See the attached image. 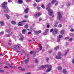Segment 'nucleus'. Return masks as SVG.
Masks as SVG:
<instances>
[{
	"label": "nucleus",
	"instance_id": "1",
	"mask_svg": "<svg viewBox=\"0 0 74 74\" xmlns=\"http://www.w3.org/2000/svg\"><path fill=\"white\" fill-rule=\"evenodd\" d=\"M51 6V3H49L46 7V10L48 11V14L49 15L51 16L53 14V10L51 9H50V7Z\"/></svg>",
	"mask_w": 74,
	"mask_h": 74
},
{
	"label": "nucleus",
	"instance_id": "2",
	"mask_svg": "<svg viewBox=\"0 0 74 74\" xmlns=\"http://www.w3.org/2000/svg\"><path fill=\"white\" fill-rule=\"evenodd\" d=\"M7 4V2H3L2 5V7L3 8H5L4 12L5 13H8L9 11V9L7 7H6V5Z\"/></svg>",
	"mask_w": 74,
	"mask_h": 74
},
{
	"label": "nucleus",
	"instance_id": "3",
	"mask_svg": "<svg viewBox=\"0 0 74 74\" xmlns=\"http://www.w3.org/2000/svg\"><path fill=\"white\" fill-rule=\"evenodd\" d=\"M45 67H47V69L46 70V73H48V72H49L51 70V69H52V66L50 65H46Z\"/></svg>",
	"mask_w": 74,
	"mask_h": 74
},
{
	"label": "nucleus",
	"instance_id": "4",
	"mask_svg": "<svg viewBox=\"0 0 74 74\" xmlns=\"http://www.w3.org/2000/svg\"><path fill=\"white\" fill-rule=\"evenodd\" d=\"M58 56H56V58L57 59H61V56H62V54L60 52H59L58 53Z\"/></svg>",
	"mask_w": 74,
	"mask_h": 74
},
{
	"label": "nucleus",
	"instance_id": "5",
	"mask_svg": "<svg viewBox=\"0 0 74 74\" xmlns=\"http://www.w3.org/2000/svg\"><path fill=\"white\" fill-rule=\"evenodd\" d=\"M41 15V13H36L34 14V16L35 17H38L39 16H40Z\"/></svg>",
	"mask_w": 74,
	"mask_h": 74
},
{
	"label": "nucleus",
	"instance_id": "6",
	"mask_svg": "<svg viewBox=\"0 0 74 74\" xmlns=\"http://www.w3.org/2000/svg\"><path fill=\"white\" fill-rule=\"evenodd\" d=\"M58 16L57 17L58 19H59L60 20H61V18H62V15L60 14V12H58Z\"/></svg>",
	"mask_w": 74,
	"mask_h": 74
},
{
	"label": "nucleus",
	"instance_id": "7",
	"mask_svg": "<svg viewBox=\"0 0 74 74\" xmlns=\"http://www.w3.org/2000/svg\"><path fill=\"white\" fill-rule=\"evenodd\" d=\"M42 32L41 30H39V31H34V33H35L36 34V35H38V34H39L40 33H41Z\"/></svg>",
	"mask_w": 74,
	"mask_h": 74
},
{
	"label": "nucleus",
	"instance_id": "8",
	"mask_svg": "<svg viewBox=\"0 0 74 74\" xmlns=\"http://www.w3.org/2000/svg\"><path fill=\"white\" fill-rule=\"evenodd\" d=\"M54 30L55 31H53L52 33V34H53V35H55V34H57V33H58V31L56 30V29H55Z\"/></svg>",
	"mask_w": 74,
	"mask_h": 74
},
{
	"label": "nucleus",
	"instance_id": "9",
	"mask_svg": "<svg viewBox=\"0 0 74 74\" xmlns=\"http://www.w3.org/2000/svg\"><path fill=\"white\" fill-rule=\"evenodd\" d=\"M24 11L25 13H28V12H29V8H27L26 9L24 10Z\"/></svg>",
	"mask_w": 74,
	"mask_h": 74
},
{
	"label": "nucleus",
	"instance_id": "10",
	"mask_svg": "<svg viewBox=\"0 0 74 74\" xmlns=\"http://www.w3.org/2000/svg\"><path fill=\"white\" fill-rule=\"evenodd\" d=\"M24 62L25 64H27V63H29V59H27L25 60H24Z\"/></svg>",
	"mask_w": 74,
	"mask_h": 74
},
{
	"label": "nucleus",
	"instance_id": "11",
	"mask_svg": "<svg viewBox=\"0 0 74 74\" xmlns=\"http://www.w3.org/2000/svg\"><path fill=\"white\" fill-rule=\"evenodd\" d=\"M23 24V22H19L18 23V26H22Z\"/></svg>",
	"mask_w": 74,
	"mask_h": 74
},
{
	"label": "nucleus",
	"instance_id": "12",
	"mask_svg": "<svg viewBox=\"0 0 74 74\" xmlns=\"http://www.w3.org/2000/svg\"><path fill=\"white\" fill-rule=\"evenodd\" d=\"M62 72L64 74H67V71L65 69H63Z\"/></svg>",
	"mask_w": 74,
	"mask_h": 74
},
{
	"label": "nucleus",
	"instance_id": "13",
	"mask_svg": "<svg viewBox=\"0 0 74 74\" xmlns=\"http://www.w3.org/2000/svg\"><path fill=\"white\" fill-rule=\"evenodd\" d=\"M56 2V0H52L51 2V3L52 4H54Z\"/></svg>",
	"mask_w": 74,
	"mask_h": 74
},
{
	"label": "nucleus",
	"instance_id": "14",
	"mask_svg": "<svg viewBox=\"0 0 74 74\" xmlns=\"http://www.w3.org/2000/svg\"><path fill=\"white\" fill-rule=\"evenodd\" d=\"M26 30L25 29H23L22 31V32L23 34H25V32H26Z\"/></svg>",
	"mask_w": 74,
	"mask_h": 74
},
{
	"label": "nucleus",
	"instance_id": "15",
	"mask_svg": "<svg viewBox=\"0 0 74 74\" xmlns=\"http://www.w3.org/2000/svg\"><path fill=\"white\" fill-rule=\"evenodd\" d=\"M18 2L19 4H22L23 3V1L22 0H18Z\"/></svg>",
	"mask_w": 74,
	"mask_h": 74
},
{
	"label": "nucleus",
	"instance_id": "16",
	"mask_svg": "<svg viewBox=\"0 0 74 74\" xmlns=\"http://www.w3.org/2000/svg\"><path fill=\"white\" fill-rule=\"evenodd\" d=\"M61 34L63 35V34H64V30H62L61 32Z\"/></svg>",
	"mask_w": 74,
	"mask_h": 74
},
{
	"label": "nucleus",
	"instance_id": "17",
	"mask_svg": "<svg viewBox=\"0 0 74 74\" xmlns=\"http://www.w3.org/2000/svg\"><path fill=\"white\" fill-rule=\"evenodd\" d=\"M5 36L6 37H10L11 36V35L10 34H6L5 35Z\"/></svg>",
	"mask_w": 74,
	"mask_h": 74
},
{
	"label": "nucleus",
	"instance_id": "18",
	"mask_svg": "<svg viewBox=\"0 0 74 74\" xmlns=\"http://www.w3.org/2000/svg\"><path fill=\"white\" fill-rule=\"evenodd\" d=\"M0 23L1 24V26H3L4 24V22L2 21H0Z\"/></svg>",
	"mask_w": 74,
	"mask_h": 74
},
{
	"label": "nucleus",
	"instance_id": "19",
	"mask_svg": "<svg viewBox=\"0 0 74 74\" xmlns=\"http://www.w3.org/2000/svg\"><path fill=\"white\" fill-rule=\"evenodd\" d=\"M3 34H4V31H3L0 33V36H2Z\"/></svg>",
	"mask_w": 74,
	"mask_h": 74
},
{
	"label": "nucleus",
	"instance_id": "20",
	"mask_svg": "<svg viewBox=\"0 0 74 74\" xmlns=\"http://www.w3.org/2000/svg\"><path fill=\"white\" fill-rule=\"evenodd\" d=\"M21 40H23V39H24V37H23V36L22 35H21Z\"/></svg>",
	"mask_w": 74,
	"mask_h": 74
},
{
	"label": "nucleus",
	"instance_id": "21",
	"mask_svg": "<svg viewBox=\"0 0 74 74\" xmlns=\"http://www.w3.org/2000/svg\"><path fill=\"white\" fill-rule=\"evenodd\" d=\"M59 49V47L58 46L54 48V49L55 50V51H56L57 49Z\"/></svg>",
	"mask_w": 74,
	"mask_h": 74
},
{
	"label": "nucleus",
	"instance_id": "22",
	"mask_svg": "<svg viewBox=\"0 0 74 74\" xmlns=\"http://www.w3.org/2000/svg\"><path fill=\"white\" fill-rule=\"evenodd\" d=\"M68 52H69V50L65 51V53L64 55L65 56H66V55L67 53H68Z\"/></svg>",
	"mask_w": 74,
	"mask_h": 74
},
{
	"label": "nucleus",
	"instance_id": "23",
	"mask_svg": "<svg viewBox=\"0 0 74 74\" xmlns=\"http://www.w3.org/2000/svg\"><path fill=\"white\" fill-rule=\"evenodd\" d=\"M19 45H20L19 44H18L17 45H14L15 47H17V48H19Z\"/></svg>",
	"mask_w": 74,
	"mask_h": 74
},
{
	"label": "nucleus",
	"instance_id": "24",
	"mask_svg": "<svg viewBox=\"0 0 74 74\" xmlns=\"http://www.w3.org/2000/svg\"><path fill=\"white\" fill-rule=\"evenodd\" d=\"M58 37H59V38H63V36L60 35L58 36Z\"/></svg>",
	"mask_w": 74,
	"mask_h": 74
},
{
	"label": "nucleus",
	"instance_id": "25",
	"mask_svg": "<svg viewBox=\"0 0 74 74\" xmlns=\"http://www.w3.org/2000/svg\"><path fill=\"white\" fill-rule=\"evenodd\" d=\"M6 32H7V33H10L11 31L10 29H6Z\"/></svg>",
	"mask_w": 74,
	"mask_h": 74
},
{
	"label": "nucleus",
	"instance_id": "26",
	"mask_svg": "<svg viewBox=\"0 0 74 74\" xmlns=\"http://www.w3.org/2000/svg\"><path fill=\"white\" fill-rule=\"evenodd\" d=\"M5 16L7 17V18L8 19H9L10 18V16H8V15H5Z\"/></svg>",
	"mask_w": 74,
	"mask_h": 74
},
{
	"label": "nucleus",
	"instance_id": "27",
	"mask_svg": "<svg viewBox=\"0 0 74 74\" xmlns=\"http://www.w3.org/2000/svg\"><path fill=\"white\" fill-rule=\"evenodd\" d=\"M11 23L13 25H15V24H16V23L14 21H12Z\"/></svg>",
	"mask_w": 74,
	"mask_h": 74
},
{
	"label": "nucleus",
	"instance_id": "28",
	"mask_svg": "<svg viewBox=\"0 0 74 74\" xmlns=\"http://www.w3.org/2000/svg\"><path fill=\"white\" fill-rule=\"evenodd\" d=\"M58 69L59 70H62V67L61 66H59L58 67Z\"/></svg>",
	"mask_w": 74,
	"mask_h": 74
},
{
	"label": "nucleus",
	"instance_id": "29",
	"mask_svg": "<svg viewBox=\"0 0 74 74\" xmlns=\"http://www.w3.org/2000/svg\"><path fill=\"white\" fill-rule=\"evenodd\" d=\"M28 27L29 26H28V25L27 24L25 25L24 26V27H25V28H28Z\"/></svg>",
	"mask_w": 74,
	"mask_h": 74
},
{
	"label": "nucleus",
	"instance_id": "30",
	"mask_svg": "<svg viewBox=\"0 0 74 74\" xmlns=\"http://www.w3.org/2000/svg\"><path fill=\"white\" fill-rule=\"evenodd\" d=\"M45 68V66L44 65H42L40 68V69H44Z\"/></svg>",
	"mask_w": 74,
	"mask_h": 74
},
{
	"label": "nucleus",
	"instance_id": "31",
	"mask_svg": "<svg viewBox=\"0 0 74 74\" xmlns=\"http://www.w3.org/2000/svg\"><path fill=\"white\" fill-rule=\"evenodd\" d=\"M33 55H35V56L36 55V52L34 51H33Z\"/></svg>",
	"mask_w": 74,
	"mask_h": 74
},
{
	"label": "nucleus",
	"instance_id": "32",
	"mask_svg": "<svg viewBox=\"0 0 74 74\" xmlns=\"http://www.w3.org/2000/svg\"><path fill=\"white\" fill-rule=\"evenodd\" d=\"M35 62L36 63H38V61L37 60V59H35Z\"/></svg>",
	"mask_w": 74,
	"mask_h": 74
},
{
	"label": "nucleus",
	"instance_id": "33",
	"mask_svg": "<svg viewBox=\"0 0 74 74\" xmlns=\"http://www.w3.org/2000/svg\"><path fill=\"white\" fill-rule=\"evenodd\" d=\"M13 49H14L15 50H17V49L16 47H14L12 48Z\"/></svg>",
	"mask_w": 74,
	"mask_h": 74
},
{
	"label": "nucleus",
	"instance_id": "34",
	"mask_svg": "<svg viewBox=\"0 0 74 74\" xmlns=\"http://www.w3.org/2000/svg\"><path fill=\"white\" fill-rule=\"evenodd\" d=\"M58 4H59V2H57V3H56L55 4V6H56V5H58Z\"/></svg>",
	"mask_w": 74,
	"mask_h": 74
},
{
	"label": "nucleus",
	"instance_id": "35",
	"mask_svg": "<svg viewBox=\"0 0 74 74\" xmlns=\"http://www.w3.org/2000/svg\"><path fill=\"white\" fill-rule=\"evenodd\" d=\"M62 25L61 24H59L58 25V27H62Z\"/></svg>",
	"mask_w": 74,
	"mask_h": 74
},
{
	"label": "nucleus",
	"instance_id": "36",
	"mask_svg": "<svg viewBox=\"0 0 74 74\" xmlns=\"http://www.w3.org/2000/svg\"><path fill=\"white\" fill-rule=\"evenodd\" d=\"M41 7H42V8H43V9H44V8H45V7H44V6L43 4L42 5Z\"/></svg>",
	"mask_w": 74,
	"mask_h": 74
},
{
	"label": "nucleus",
	"instance_id": "37",
	"mask_svg": "<svg viewBox=\"0 0 74 74\" xmlns=\"http://www.w3.org/2000/svg\"><path fill=\"white\" fill-rule=\"evenodd\" d=\"M47 33L46 32H45L43 33V35H47Z\"/></svg>",
	"mask_w": 74,
	"mask_h": 74
},
{
	"label": "nucleus",
	"instance_id": "38",
	"mask_svg": "<svg viewBox=\"0 0 74 74\" xmlns=\"http://www.w3.org/2000/svg\"><path fill=\"white\" fill-rule=\"evenodd\" d=\"M59 23L58 21H56L54 23V24H56L57 25H58Z\"/></svg>",
	"mask_w": 74,
	"mask_h": 74
},
{
	"label": "nucleus",
	"instance_id": "39",
	"mask_svg": "<svg viewBox=\"0 0 74 74\" xmlns=\"http://www.w3.org/2000/svg\"><path fill=\"white\" fill-rule=\"evenodd\" d=\"M4 72V70H0V73H3Z\"/></svg>",
	"mask_w": 74,
	"mask_h": 74
},
{
	"label": "nucleus",
	"instance_id": "40",
	"mask_svg": "<svg viewBox=\"0 0 74 74\" xmlns=\"http://www.w3.org/2000/svg\"><path fill=\"white\" fill-rule=\"evenodd\" d=\"M70 3H67L66 4V5L67 6H70Z\"/></svg>",
	"mask_w": 74,
	"mask_h": 74
},
{
	"label": "nucleus",
	"instance_id": "41",
	"mask_svg": "<svg viewBox=\"0 0 74 74\" xmlns=\"http://www.w3.org/2000/svg\"><path fill=\"white\" fill-rule=\"evenodd\" d=\"M8 1L9 3H11L12 1V0H8Z\"/></svg>",
	"mask_w": 74,
	"mask_h": 74
},
{
	"label": "nucleus",
	"instance_id": "42",
	"mask_svg": "<svg viewBox=\"0 0 74 74\" xmlns=\"http://www.w3.org/2000/svg\"><path fill=\"white\" fill-rule=\"evenodd\" d=\"M72 62L73 64H74V59H72Z\"/></svg>",
	"mask_w": 74,
	"mask_h": 74
},
{
	"label": "nucleus",
	"instance_id": "43",
	"mask_svg": "<svg viewBox=\"0 0 74 74\" xmlns=\"http://www.w3.org/2000/svg\"><path fill=\"white\" fill-rule=\"evenodd\" d=\"M70 30L71 32H74V29L71 28V29Z\"/></svg>",
	"mask_w": 74,
	"mask_h": 74
},
{
	"label": "nucleus",
	"instance_id": "44",
	"mask_svg": "<svg viewBox=\"0 0 74 74\" xmlns=\"http://www.w3.org/2000/svg\"><path fill=\"white\" fill-rule=\"evenodd\" d=\"M60 38H58L57 39L58 42H60Z\"/></svg>",
	"mask_w": 74,
	"mask_h": 74
},
{
	"label": "nucleus",
	"instance_id": "45",
	"mask_svg": "<svg viewBox=\"0 0 74 74\" xmlns=\"http://www.w3.org/2000/svg\"><path fill=\"white\" fill-rule=\"evenodd\" d=\"M69 35L71 36H73V34L72 33H69Z\"/></svg>",
	"mask_w": 74,
	"mask_h": 74
},
{
	"label": "nucleus",
	"instance_id": "46",
	"mask_svg": "<svg viewBox=\"0 0 74 74\" xmlns=\"http://www.w3.org/2000/svg\"><path fill=\"white\" fill-rule=\"evenodd\" d=\"M30 0H26V2L27 3H29V2H30Z\"/></svg>",
	"mask_w": 74,
	"mask_h": 74
},
{
	"label": "nucleus",
	"instance_id": "47",
	"mask_svg": "<svg viewBox=\"0 0 74 74\" xmlns=\"http://www.w3.org/2000/svg\"><path fill=\"white\" fill-rule=\"evenodd\" d=\"M72 40H73V39H72L71 38H70L69 40V41H71Z\"/></svg>",
	"mask_w": 74,
	"mask_h": 74
},
{
	"label": "nucleus",
	"instance_id": "48",
	"mask_svg": "<svg viewBox=\"0 0 74 74\" xmlns=\"http://www.w3.org/2000/svg\"><path fill=\"white\" fill-rule=\"evenodd\" d=\"M22 22H23H23H27V21H26L25 20H23V21H22Z\"/></svg>",
	"mask_w": 74,
	"mask_h": 74
},
{
	"label": "nucleus",
	"instance_id": "49",
	"mask_svg": "<svg viewBox=\"0 0 74 74\" xmlns=\"http://www.w3.org/2000/svg\"><path fill=\"white\" fill-rule=\"evenodd\" d=\"M36 1L37 2V3H39V2H40V0H36Z\"/></svg>",
	"mask_w": 74,
	"mask_h": 74
},
{
	"label": "nucleus",
	"instance_id": "50",
	"mask_svg": "<svg viewBox=\"0 0 74 74\" xmlns=\"http://www.w3.org/2000/svg\"><path fill=\"white\" fill-rule=\"evenodd\" d=\"M48 31H49V29H46L45 30V32H48Z\"/></svg>",
	"mask_w": 74,
	"mask_h": 74
},
{
	"label": "nucleus",
	"instance_id": "51",
	"mask_svg": "<svg viewBox=\"0 0 74 74\" xmlns=\"http://www.w3.org/2000/svg\"><path fill=\"white\" fill-rule=\"evenodd\" d=\"M42 48V46L40 47V50H41Z\"/></svg>",
	"mask_w": 74,
	"mask_h": 74
},
{
	"label": "nucleus",
	"instance_id": "52",
	"mask_svg": "<svg viewBox=\"0 0 74 74\" xmlns=\"http://www.w3.org/2000/svg\"><path fill=\"white\" fill-rule=\"evenodd\" d=\"M53 29H51L50 30V32L51 33V32H53Z\"/></svg>",
	"mask_w": 74,
	"mask_h": 74
},
{
	"label": "nucleus",
	"instance_id": "53",
	"mask_svg": "<svg viewBox=\"0 0 74 74\" xmlns=\"http://www.w3.org/2000/svg\"><path fill=\"white\" fill-rule=\"evenodd\" d=\"M52 50H50L49 52V53H51L52 52Z\"/></svg>",
	"mask_w": 74,
	"mask_h": 74
},
{
	"label": "nucleus",
	"instance_id": "54",
	"mask_svg": "<svg viewBox=\"0 0 74 74\" xmlns=\"http://www.w3.org/2000/svg\"><path fill=\"white\" fill-rule=\"evenodd\" d=\"M25 18H27V15H26L25 16Z\"/></svg>",
	"mask_w": 74,
	"mask_h": 74
},
{
	"label": "nucleus",
	"instance_id": "55",
	"mask_svg": "<svg viewBox=\"0 0 74 74\" xmlns=\"http://www.w3.org/2000/svg\"><path fill=\"white\" fill-rule=\"evenodd\" d=\"M57 26H58L57 25V24H55V25H54V27H57Z\"/></svg>",
	"mask_w": 74,
	"mask_h": 74
},
{
	"label": "nucleus",
	"instance_id": "56",
	"mask_svg": "<svg viewBox=\"0 0 74 74\" xmlns=\"http://www.w3.org/2000/svg\"><path fill=\"white\" fill-rule=\"evenodd\" d=\"M41 20H42V18H39V21H41Z\"/></svg>",
	"mask_w": 74,
	"mask_h": 74
},
{
	"label": "nucleus",
	"instance_id": "57",
	"mask_svg": "<svg viewBox=\"0 0 74 74\" xmlns=\"http://www.w3.org/2000/svg\"><path fill=\"white\" fill-rule=\"evenodd\" d=\"M19 70H21V69H22V67H19L18 68Z\"/></svg>",
	"mask_w": 74,
	"mask_h": 74
},
{
	"label": "nucleus",
	"instance_id": "58",
	"mask_svg": "<svg viewBox=\"0 0 74 74\" xmlns=\"http://www.w3.org/2000/svg\"><path fill=\"white\" fill-rule=\"evenodd\" d=\"M37 8L38 10H40V8L38 7Z\"/></svg>",
	"mask_w": 74,
	"mask_h": 74
},
{
	"label": "nucleus",
	"instance_id": "59",
	"mask_svg": "<svg viewBox=\"0 0 74 74\" xmlns=\"http://www.w3.org/2000/svg\"><path fill=\"white\" fill-rule=\"evenodd\" d=\"M69 37H66L65 38V39L66 40H67V39H69Z\"/></svg>",
	"mask_w": 74,
	"mask_h": 74
},
{
	"label": "nucleus",
	"instance_id": "60",
	"mask_svg": "<svg viewBox=\"0 0 74 74\" xmlns=\"http://www.w3.org/2000/svg\"><path fill=\"white\" fill-rule=\"evenodd\" d=\"M33 5H34V6L35 7L37 5V4L36 3H35V4H34Z\"/></svg>",
	"mask_w": 74,
	"mask_h": 74
},
{
	"label": "nucleus",
	"instance_id": "61",
	"mask_svg": "<svg viewBox=\"0 0 74 74\" xmlns=\"http://www.w3.org/2000/svg\"><path fill=\"white\" fill-rule=\"evenodd\" d=\"M10 67H11V68H14V66H13L12 65H10Z\"/></svg>",
	"mask_w": 74,
	"mask_h": 74
},
{
	"label": "nucleus",
	"instance_id": "62",
	"mask_svg": "<svg viewBox=\"0 0 74 74\" xmlns=\"http://www.w3.org/2000/svg\"><path fill=\"white\" fill-rule=\"evenodd\" d=\"M31 74V73L29 72V73H25V74Z\"/></svg>",
	"mask_w": 74,
	"mask_h": 74
},
{
	"label": "nucleus",
	"instance_id": "63",
	"mask_svg": "<svg viewBox=\"0 0 74 74\" xmlns=\"http://www.w3.org/2000/svg\"><path fill=\"white\" fill-rule=\"evenodd\" d=\"M14 29H15V30H16V29H17V28L16 27H15L14 28Z\"/></svg>",
	"mask_w": 74,
	"mask_h": 74
},
{
	"label": "nucleus",
	"instance_id": "64",
	"mask_svg": "<svg viewBox=\"0 0 74 74\" xmlns=\"http://www.w3.org/2000/svg\"><path fill=\"white\" fill-rule=\"evenodd\" d=\"M21 70L22 71H25V69H21Z\"/></svg>",
	"mask_w": 74,
	"mask_h": 74
}]
</instances>
